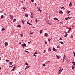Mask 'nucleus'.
Here are the masks:
<instances>
[{
  "instance_id": "f257e3e1",
  "label": "nucleus",
  "mask_w": 75,
  "mask_h": 75,
  "mask_svg": "<svg viewBox=\"0 0 75 75\" xmlns=\"http://www.w3.org/2000/svg\"><path fill=\"white\" fill-rule=\"evenodd\" d=\"M59 68L60 69L58 71V73L59 74H61V72L63 71V69H62L61 68L59 67Z\"/></svg>"
},
{
  "instance_id": "f03ea898",
  "label": "nucleus",
  "mask_w": 75,
  "mask_h": 75,
  "mask_svg": "<svg viewBox=\"0 0 75 75\" xmlns=\"http://www.w3.org/2000/svg\"><path fill=\"white\" fill-rule=\"evenodd\" d=\"M21 47H22L23 48H24V47H26V44L25 43H24L23 44H22L21 45Z\"/></svg>"
},
{
  "instance_id": "7ed1b4c3",
  "label": "nucleus",
  "mask_w": 75,
  "mask_h": 75,
  "mask_svg": "<svg viewBox=\"0 0 75 75\" xmlns=\"http://www.w3.org/2000/svg\"><path fill=\"white\" fill-rule=\"evenodd\" d=\"M4 44H5V46L7 47V45H8V42H5Z\"/></svg>"
},
{
  "instance_id": "20e7f679",
  "label": "nucleus",
  "mask_w": 75,
  "mask_h": 75,
  "mask_svg": "<svg viewBox=\"0 0 75 75\" xmlns=\"http://www.w3.org/2000/svg\"><path fill=\"white\" fill-rule=\"evenodd\" d=\"M33 15H34V14H33V13H31V14L30 17H31V18H33Z\"/></svg>"
},
{
  "instance_id": "39448f33",
  "label": "nucleus",
  "mask_w": 75,
  "mask_h": 75,
  "mask_svg": "<svg viewBox=\"0 0 75 75\" xmlns=\"http://www.w3.org/2000/svg\"><path fill=\"white\" fill-rule=\"evenodd\" d=\"M10 17L11 18V19H12V18H13V15H11L10 14Z\"/></svg>"
},
{
  "instance_id": "423d86ee",
  "label": "nucleus",
  "mask_w": 75,
  "mask_h": 75,
  "mask_svg": "<svg viewBox=\"0 0 75 75\" xmlns=\"http://www.w3.org/2000/svg\"><path fill=\"white\" fill-rule=\"evenodd\" d=\"M30 67V66H26V68H25V70H26L27 69H28V68H29Z\"/></svg>"
},
{
  "instance_id": "0eeeda50",
  "label": "nucleus",
  "mask_w": 75,
  "mask_h": 75,
  "mask_svg": "<svg viewBox=\"0 0 75 75\" xmlns=\"http://www.w3.org/2000/svg\"><path fill=\"white\" fill-rule=\"evenodd\" d=\"M53 51H54L55 52H57V50H56L55 48H53Z\"/></svg>"
},
{
  "instance_id": "6e6552de",
  "label": "nucleus",
  "mask_w": 75,
  "mask_h": 75,
  "mask_svg": "<svg viewBox=\"0 0 75 75\" xmlns=\"http://www.w3.org/2000/svg\"><path fill=\"white\" fill-rule=\"evenodd\" d=\"M74 69H75V65H72V69L74 70Z\"/></svg>"
},
{
  "instance_id": "1a4fd4ad",
  "label": "nucleus",
  "mask_w": 75,
  "mask_h": 75,
  "mask_svg": "<svg viewBox=\"0 0 75 75\" xmlns=\"http://www.w3.org/2000/svg\"><path fill=\"white\" fill-rule=\"evenodd\" d=\"M25 65H27V67H28V63H27V62H26L25 64Z\"/></svg>"
},
{
  "instance_id": "9d476101",
  "label": "nucleus",
  "mask_w": 75,
  "mask_h": 75,
  "mask_svg": "<svg viewBox=\"0 0 75 75\" xmlns=\"http://www.w3.org/2000/svg\"><path fill=\"white\" fill-rule=\"evenodd\" d=\"M72 5V3H71V2H70V4L69 5V6H70V7H71Z\"/></svg>"
},
{
  "instance_id": "9b49d317",
  "label": "nucleus",
  "mask_w": 75,
  "mask_h": 75,
  "mask_svg": "<svg viewBox=\"0 0 75 75\" xmlns=\"http://www.w3.org/2000/svg\"><path fill=\"white\" fill-rule=\"evenodd\" d=\"M59 14H62V13H63V12H62V11H60L59 12Z\"/></svg>"
},
{
  "instance_id": "f8f14e48",
  "label": "nucleus",
  "mask_w": 75,
  "mask_h": 75,
  "mask_svg": "<svg viewBox=\"0 0 75 75\" xmlns=\"http://www.w3.org/2000/svg\"><path fill=\"white\" fill-rule=\"evenodd\" d=\"M72 63L73 64V65H75V62H72Z\"/></svg>"
},
{
  "instance_id": "ddd939ff",
  "label": "nucleus",
  "mask_w": 75,
  "mask_h": 75,
  "mask_svg": "<svg viewBox=\"0 0 75 75\" xmlns=\"http://www.w3.org/2000/svg\"><path fill=\"white\" fill-rule=\"evenodd\" d=\"M45 37H47V36H48V34L47 33H45Z\"/></svg>"
},
{
  "instance_id": "4468645a",
  "label": "nucleus",
  "mask_w": 75,
  "mask_h": 75,
  "mask_svg": "<svg viewBox=\"0 0 75 75\" xmlns=\"http://www.w3.org/2000/svg\"><path fill=\"white\" fill-rule=\"evenodd\" d=\"M56 57H57V59H59V58H60L59 56L56 55Z\"/></svg>"
},
{
  "instance_id": "2eb2a0df",
  "label": "nucleus",
  "mask_w": 75,
  "mask_h": 75,
  "mask_svg": "<svg viewBox=\"0 0 75 75\" xmlns=\"http://www.w3.org/2000/svg\"><path fill=\"white\" fill-rule=\"evenodd\" d=\"M21 21H22L23 24V25L24 24V21L22 20Z\"/></svg>"
},
{
  "instance_id": "dca6fc26",
  "label": "nucleus",
  "mask_w": 75,
  "mask_h": 75,
  "mask_svg": "<svg viewBox=\"0 0 75 75\" xmlns=\"http://www.w3.org/2000/svg\"><path fill=\"white\" fill-rule=\"evenodd\" d=\"M42 33V30L40 31V34H41Z\"/></svg>"
},
{
  "instance_id": "f3484780",
  "label": "nucleus",
  "mask_w": 75,
  "mask_h": 75,
  "mask_svg": "<svg viewBox=\"0 0 75 75\" xmlns=\"http://www.w3.org/2000/svg\"><path fill=\"white\" fill-rule=\"evenodd\" d=\"M6 61L7 62H8L9 61H10V60H7V59H6Z\"/></svg>"
},
{
  "instance_id": "a211bd4d",
  "label": "nucleus",
  "mask_w": 75,
  "mask_h": 75,
  "mask_svg": "<svg viewBox=\"0 0 75 75\" xmlns=\"http://www.w3.org/2000/svg\"><path fill=\"white\" fill-rule=\"evenodd\" d=\"M25 16L26 17H28V14L26 13L25 14Z\"/></svg>"
},
{
  "instance_id": "6ab92c4d",
  "label": "nucleus",
  "mask_w": 75,
  "mask_h": 75,
  "mask_svg": "<svg viewBox=\"0 0 75 75\" xmlns=\"http://www.w3.org/2000/svg\"><path fill=\"white\" fill-rule=\"evenodd\" d=\"M5 30V29L4 28L1 29V31H4Z\"/></svg>"
},
{
  "instance_id": "aec40b11",
  "label": "nucleus",
  "mask_w": 75,
  "mask_h": 75,
  "mask_svg": "<svg viewBox=\"0 0 75 75\" xmlns=\"http://www.w3.org/2000/svg\"><path fill=\"white\" fill-rule=\"evenodd\" d=\"M4 17V16H3V15H1V18H3Z\"/></svg>"
},
{
  "instance_id": "412c9836",
  "label": "nucleus",
  "mask_w": 75,
  "mask_h": 75,
  "mask_svg": "<svg viewBox=\"0 0 75 75\" xmlns=\"http://www.w3.org/2000/svg\"><path fill=\"white\" fill-rule=\"evenodd\" d=\"M12 64H13V62H9V64L10 65H12Z\"/></svg>"
},
{
  "instance_id": "4be33fe9",
  "label": "nucleus",
  "mask_w": 75,
  "mask_h": 75,
  "mask_svg": "<svg viewBox=\"0 0 75 75\" xmlns=\"http://www.w3.org/2000/svg\"><path fill=\"white\" fill-rule=\"evenodd\" d=\"M48 51H51V48H49L48 49Z\"/></svg>"
},
{
  "instance_id": "5701e85b",
  "label": "nucleus",
  "mask_w": 75,
  "mask_h": 75,
  "mask_svg": "<svg viewBox=\"0 0 75 75\" xmlns=\"http://www.w3.org/2000/svg\"><path fill=\"white\" fill-rule=\"evenodd\" d=\"M65 59V54L64 55V57H63V59Z\"/></svg>"
},
{
  "instance_id": "b1692460",
  "label": "nucleus",
  "mask_w": 75,
  "mask_h": 75,
  "mask_svg": "<svg viewBox=\"0 0 75 75\" xmlns=\"http://www.w3.org/2000/svg\"><path fill=\"white\" fill-rule=\"evenodd\" d=\"M16 21V19H14L13 20V22H14L15 21Z\"/></svg>"
},
{
  "instance_id": "393cba45",
  "label": "nucleus",
  "mask_w": 75,
  "mask_h": 75,
  "mask_svg": "<svg viewBox=\"0 0 75 75\" xmlns=\"http://www.w3.org/2000/svg\"><path fill=\"white\" fill-rule=\"evenodd\" d=\"M67 13H70V11H67Z\"/></svg>"
},
{
  "instance_id": "a878e982",
  "label": "nucleus",
  "mask_w": 75,
  "mask_h": 75,
  "mask_svg": "<svg viewBox=\"0 0 75 75\" xmlns=\"http://www.w3.org/2000/svg\"><path fill=\"white\" fill-rule=\"evenodd\" d=\"M43 67H45V66H46V65H45V64H43Z\"/></svg>"
},
{
  "instance_id": "bb28decb",
  "label": "nucleus",
  "mask_w": 75,
  "mask_h": 75,
  "mask_svg": "<svg viewBox=\"0 0 75 75\" xmlns=\"http://www.w3.org/2000/svg\"><path fill=\"white\" fill-rule=\"evenodd\" d=\"M25 52H27L28 54H29V52H28V51H26Z\"/></svg>"
},
{
  "instance_id": "cd10ccee",
  "label": "nucleus",
  "mask_w": 75,
  "mask_h": 75,
  "mask_svg": "<svg viewBox=\"0 0 75 75\" xmlns=\"http://www.w3.org/2000/svg\"><path fill=\"white\" fill-rule=\"evenodd\" d=\"M54 20H58V19L57 18H54Z\"/></svg>"
},
{
  "instance_id": "c85d7f7f",
  "label": "nucleus",
  "mask_w": 75,
  "mask_h": 75,
  "mask_svg": "<svg viewBox=\"0 0 75 75\" xmlns=\"http://www.w3.org/2000/svg\"><path fill=\"white\" fill-rule=\"evenodd\" d=\"M62 40V38H61V37H60V38H59V40Z\"/></svg>"
},
{
  "instance_id": "c756f323",
  "label": "nucleus",
  "mask_w": 75,
  "mask_h": 75,
  "mask_svg": "<svg viewBox=\"0 0 75 75\" xmlns=\"http://www.w3.org/2000/svg\"><path fill=\"white\" fill-rule=\"evenodd\" d=\"M38 54V53H37V52H35L34 53V54Z\"/></svg>"
},
{
  "instance_id": "7c9ffc66",
  "label": "nucleus",
  "mask_w": 75,
  "mask_h": 75,
  "mask_svg": "<svg viewBox=\"0 0 75 75\" xmlns=\"http://www.w3.org/2000/svg\"><path fill=\"white\" fill-rule=\"evenodd\" d=\"M34 33H33V32H32V33H31L30 32V34H31L32 35V34H33Z\"/></svg>"
},
{
  "instance_id": "2f4dec72",
  "label": "nucleus",
  "mask_w": 75,
  "mask_h": 75,
  "mask_svg": "<svg viewBox=\"0 0 75 75\" xmlns=\"http://www.w3.org/2000/svg\"><path fill=\"white\" fill-rule=\"evenodd\" d=\"M60 43H61V44H63V42H60Z\"/></svg>"
},
{
  "instance_id": "473e14b6",
  "label": "nucleus",
  "mask_w": 75,
  "mask_h": 75,
  "mask_svg": "<svg viewBox=\"0 0 75 75\" xmlns=\"http://www.w3.org/2000/svg\"><path fill=\"white\" fill-rule=\"evenodd\" d=\"M45 44H47V41H46V40H45Z\"/></svg>"
},
{
  "instance_id": "72a5a7b5",
  "label": "nucleus",
  "mask_w": 75,
  "mask_h": 75,
  "mask_svg": "<svg viewBox=\"0 0 75 75\" xmlns=\"http://www.w3.org/2000/svg\"><path fill=\"white\" fill-rule=\"evenodd\" d=\"M26 8H25V7H23V9L24 10V11H25V10Z\"/></svg>"
},
{
  "instance_id": "f704fd0d",
  "label": "nucleus",
  "mask_w": 75,
  "mask_h": 75,
  "mask_svg": "<svg viewBox=\"0 0 75 75\" xmlns=\"http://www.w3.org/2000/svg\"><path fill=\"white\" fill-rule=\"evenodd\" d=\"M60 8H61V9H62L64 8V7H63L62 8V7H61Z\"/></svg>"
},
{
  "instance_id": "c9c22d12",
  "label": "nucleus",
  "mask_w": 75,
  "mask_h": 75,
  "mask_svg": "<svg viewBox=\"0 0 75 75\" xmlns=\"http://www.w3.org/2000/svg\"><path fill=\"white\" fill-rule=\"evenodd\" d=\"M48 24H49V25H51V23H49Z\"/></svg>"
},
{
  "instance_id": "e433bc0d",
  "label": "nucleus",
  "mask_w": 75,
  "mask_h": 75,
  "mask_svg": "<svg viewBox=\"0 0 75 75\" xmlns=\"http://www.w3.org/2000/svg\"><path fill=\"white\" fill-rule=\"evenodd\" d=\"M14 71V69H12L11 70V71Z\"/></svg>"
},
{
  "instance_id": "4c0bfd02",
  "label": "nucleus",
  "mask_w": 75,
  "mask_h": 75,
  "mask_svg": "<svg viewBox=\"0 0 75 75\" xmlns=\"http://www.w3.org/2000/svg\"><path fill=\"white\" fill-rule=\"evenodd\" d=\"M13 67V66H9V68H10V67H11V68H12V67Z\"/></svg>"
},
{
  "instance_id": "58836bf2",
  "label": "nucleus",
  "mask_w": 75,
  "mask_h": 75,
  "mask_svg": "<svg viewBox=\"0 0 75 75\" xmlns=\"http://www.w3.org/2000/svg\"><path fill=\"white\" fill-rule=\"evenodd\" d=\"M69 28L70 29L69 30V31L71 30V28Z\"/></svg>"
},
{
  "instance_id": "ea45409f",
  "label": "nucleus",
  "mask_w": 75,
  "mask_h": 75,
  "mask_svg": "<svg viewBox=\"0 0 75 75\" xmlns=\"http://www.w3.org/2000/svg\"><path fill=\"white\" fill-rule=\"evenodd\" d=\"M33 55H34V56H35V57H37V56L36 55H35V54H33Z\"/></svg>"
},
{
  "instance_id": "a19ab883",
  "label": "nucleus",
  "mask_w": 75,
  "mask_h": 75,
  "mask_svg": "<svg viewBox=\"0 0 75 75\" xmlns=\"http://www.w3.org/2000/svg\"><path fill=\"white\" fill-rule=\"evenodd\" d=\"M16 68V67L14 66L13 68V69H15V68Z\"/></svg>"
},
{
  "instance_id": "79ce46f5",
  "label": "nucleus",
  "mask_w": 75,
  "mask_h": 75,
  "mask_svg": "<svg viewBox=\"0 0 75 75\" xmlns=\"http://www.w3.org/2000/svg\"><path fill=\"white\" fill-rule=\"evenodd\" d=\"M48 40L49 42H50V41H51V40H50L49 39H48Z\"/></svg>"
},
{
  "instance_id": "37998d69",
  "label": "nucleus",
  "mask_w": 75,
  "mask_h": 75,
  "mask_svg": "<svg viewBox=\"0 0 75 75\" xmlns=\"http://www.w3.org/2000/svg\"><path fill=\"white\" fill-rule=\"evenodd\" d=\"M40 21V20H38V21H37L36 23H37V22Z\"/></svg>"
},
{
  "instance_id": "c03bdc74",
  "label": "nucleus",
  "mask_w": 75,
  "mask_h": 75,
  "mask_svg": "<svg viewBox=\"0 0 75 75\" xmlns=\"http://www.w3.org/2000/svg\"><path fill=\"white\" fill-rule=\"evenodd\" d=\"M31 1L33 3L34 2V0H31Z\"/></svg>"
},
{
  "instance_id": "a18cd8bd",
  "label": "nucleus",
  "mask_w": 75,
  "mask_h": 75,
  "mask_svg": "<svg viewBox=\"0 0 75 75\" xmlns=\"http://www.w3.org/2000/svg\"><path fill=\"white\" fill-rule=\"evenodd\" d=\"M60 23H62V24H63V23L62 22H60Z\"/></svg>"
},
{
  "instance_id": "49530a36",
  "label": "nucleus",
  "mask_w": 75,
  "mask_h": 75,
  "mask_svg": "<svg viewBox=\"0 0 75 75\" xmlns=\"http://www.w3.org/2000/svg\"><path fill=\"white\" fill-rule=\"evenodd\" d=\"M65 20H68V18H65Z\"/></svg>"
},
{
  "instance_id": "de8ad7c7",
  "label": "nucleus",
  "mask_w": 75,
  "mask_h": 75,
  "mask_svg": "<svg viewBox=\"0 0 75 75\" xmlns=\"http://www.w3.org/2000/svg\"><path fill=\"white\" fill-rule=\"evenodd\" d=\"M71 38H73V36H72V35H71Z\"/></svg>"
},
{
  "instance_id": "09e8293b",
  "label": "nucleus",
  "mask_w": 75,
  "mask_h": 75,
  "mask_svg": "<svg viewBox=\"0 0 75 75\" xmlns=\"http://www.w3.org/2000/svg\"><path fill=\"white\" fill-rule=\"evenodd\" d=\"M46 51H45V50L43 52V53H45V52Z\"/></svg>"
},
{
  "instance_id": "8fccbe9b",
  "label": "nucleus",
  "mask_w": 75,
  "mask_h": 75,
  "mask_svg": "<svg viewBox=\"0 0 75 75\" xmlns=\"http://www.w3.org/2000/svg\"><path fill=\"white\" fill-rule=\"evenodd\" d=\"M64 33H66V34H67V33L66 32V31H65Z\"/></svg>"
},
{
  "instance_id": "3c124183",
  "label": "nucleus",
  "mask_w": 75,
  "mask_h": 75,
  "mask_svg": "<svg viewBox=\"0 0 75 75\" xmlns=\"http://www.w3.org/2000/svg\"><path fill=\"white\" fill-rule=\"evenodd\" d=\"M21 37H23V34H21Z\"/></svg>"
},
{
  "instance_id": "603ef678",
  "label": "nucleus",
  "mask_w": 75,
  "mask_h": 75,
  "mask_svg": "<svg viewBox=\"0 0 75 75\" xmlns=\"http://www.w3.org/2000/svg\"><path fill=\"white\" fill-rule=\"evenodd\" d=\"M29 25H32L31 24L29 23Z\"/></svg>"
},
{
  "instance_id": "864d4df0",
  "label": "nucleus",
  "mask_w": 75,
  "mask_h": 75,
  "mask_svg": "<svg viewBox=\"0 0 75 75\" xmlns=\"http://www.w3.org/2000/svg\"><path fill=\"white\" fill-rule=\"evenodd\" d=\"M17 27H19V24H18V25H17Z\"/></svg>"
},
{
  "instance_id": "5fc2aeb1",
  "label": "nucleus",
  "mask_w": 75,
  "mask_h": 75,
  "mask_svg": "<svg viewBox=\"0 0 75 75\" xmlns=\"http://www.w3.org/2000/svg\"><path fill=\"white\" fill-rule=\"evenodd\" d=\"M27 24H30V23H29L28 22H27Z\"/></svg>"
},
{
  "instance_id": "6e6d98bb",
  "label": "nucleus",
  "mask_w": 75,
  "mask_h": 75,
  "mask_svg": "<svg viewBox=\"0 0 75 75\" xmlns=\"http://www.w3.org/2000/svg\"><path fill=\"white\" fill-rule=\"evenodd\" d=\"M0 13H3V11H0Z\"/></svg>"
},
{
  "instance_id": "4d7b16f0",
  "label": "nucleus",
  "mask_w": 75,
  "mask_h": 75,
  "mask_svg": "<svg viewBox=\"0 0 75 75\" xmlns=\"http://www.w3.org/2000/svg\"><path fill=\"white\" fill-rule=\"evenodd\" d=\"M50 62V61H49L48 62Z\"/></svg>"
},
{
  "instance_id": "13d9d810",
  "label": "nucleus",
  "mask_w": 75,
  "mask_h": 75,
  "mask_svg": "<svg viewBox=\"0 0 75 75\" xmlns=\"http://www.w3.org/2000/svg\"><path fill=\"white\" fill-rule=\"evenodd\" d=\"M35 6H37V4H36V3H35Z\"/></svg>"
},
{
  "instance_id": "bf43d9fd",
  "label": "nucleus",
  "mask_w": 75,
  "mask_h": 75,
  "mask_svg": "<svg viewBox=\"0 0 75 75\" xmlns=\"http://www.w3.org/2000/svg\"><path fill=\"white\" fill-rule=\"evenodd\" d=\"M74 56H75V53H74Z\"/></svg>"
},
{
  "instance_id": "052dcab7",
  "label": "nucleus",
  "mask_w": 75,
  "mask_h": 75,
  "mask_svg": "<svg viewBox=\"0 0 75 75\" xmlns=\"http://www.w3.org/2000/svg\"><path fill=\"white\" fill-rule=\"evenodd\" d=\"M41 11H42V10H40V11H40V12H41Z\"/></svg>"
},
{
  "instance_id": "680f3d73",
  "label": "nucleus",
  "mask_w": 75,
  "mask_h": 75,
  "mask_svg": "<svg viewBox=\"0 0 75 75\" xmlns=\"http://www.w3.org/2000/svg\"><path fill=\"white\" fill-rule=\"evenodd\" d=\"M19 27H21V26L20 25H19Z\"/></svg>"
},
{
  "instance_id": "e2e57ef3",
  "label": "nucleus",
  "mask_w": 75,
  "mask_h": 75,
  "mask_svg": "<svg viewBox=\"0 0 75 75\" xmlns=\"http://www.w3.org/2000/svg\"><path fill=\"white\" fill-rule=\"evenodd\" d=\"M68 35V34H67V33L66 34V35H67H67Z\"/></svg>"
},
{
  "instance_id": "0e129e2a",
  "label": "nucleus",
  "mask_w": 75,
  "mask_h": 75,
  "mask_svg": "<svg viewBox=\"0 0 75 75\" xmlns=\"http://www.w3.org/2000/svg\"><path fill=\"white\" fill-rule=\"evenodd\" d=\"M40 8H39V11H40Z\"/></svg>"
},
{
  "instance_id": "69168bd1",
  "label": "nucleus",
  "mask_w": 75,
  "mask_h": 75,
  "mask_svg": "<svg viewBox=\"0 0 75 75\" xmlns=\"http://www.w3.org/2000/svg\"><path fill=\"white\" fill-rule=\"evenodd\" d=\"M33 28H35V27H33Z\"/></svg>"
},
{
  "instance_id": "338daca9",
  "label": "nucleus",
  "mask_w": 75,
  "mask_h": 75,
  "mask_svg": "<svg viewBox=\"0 0 75 75\" xmlns=\"http://www.w3.org/2000/svg\"><path fill=\"white\" fill-rule=\"evenodd\" d=\"M31 42V41H30V42H28V43H30V42Z\"/></svg>"
},
{
  "instance_id": "774afa93",
  "label": "nucleus",
  "mask_w": 75,
  "mask_h": 75,
  "mask_svg": "<svg viewBox=\"0 0 75 75\" xmlns=\"http://www.w3.org/2000/svg\"><path fill=\"white\" fill-rule=\"evenodd\" d=\"M19 44L21 45V42H20L19 43Z\"/></svg>"
}]
</instances>
